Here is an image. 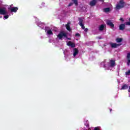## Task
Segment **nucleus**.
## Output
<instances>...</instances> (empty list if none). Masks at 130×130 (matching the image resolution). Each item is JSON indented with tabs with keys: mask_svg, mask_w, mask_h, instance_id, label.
Instances as JSON below:
<instances>
[{
	"mask_svg": "<svg viewBox=\"0 0 130 130\" xmlns=\"http://www.w3.org/2000/svg\"><path fill=\"white\" fill-rule=\"evenodd\" d=\"M125 6V2L123 0H120L119 3H118L115 8V10H120V9H123Z\"/></svg>",
	"mask_w": 130,
	"mask_h": 130,
	"instance_id": "f257e3e1",
	"label": "nucleus"
},
{
	"mask_svg": "<svg viewBox=\"0 0 130 130\" xmlns=\"http://www.w3.org/2000/svg\"><path fill=\"white\" fill-rule=\"evenodd\" d=\"M58 38L61 40L63 37H65V38H67L69 40H71V38H68V35L67 33L64 32V31H61L60 33L57 35Z\"/></svg>",
	"mask_w": 130,
	"mask_h": 130,
	"instance_id": "f03ea898",
	"label": "nucleus"
},
{
	"mask_svg": "<svg viewBox=\"0 0 130 130\" xmlns=\"http://www.w3.org/2000/svg\"><path fill=\"white\" fill-rule=\"evenodd\" d=\"M78 21H79V25L81 26L82 29H85V26H84V23H83V22H84V20L82 18L79 17L78 18Z\"/></svg>",
	"mask_w": 130,
	"mask_h": 130,
	"instance_id": "7ed1b4c3",
	"label": "nucleus"
},
{
	"mask_svg": "<svg viewBox=\"0 0 130 130\" xmlns=\"http://www.w3.org/2000/svg\"><path fill=\"white\" fill-rule=\"evenodd\" d=\"M106 24L108 26H109L111 28V29H113L114 28V24H113V22H112L111 20H107Z\"/></svg>",
	"mask_w": 130,
	"mask_h": 130,
	"instance_id": "20e7f679",
	"label": "nucleus"
},
{
	"mask_svg": "<svg viewBox=\"0 0 130 130\" xmlns=\"http://www.w3.org/2000/svg\"><path fill=\"white\" fill-rule=\"evenodd\" d=\"M0 14L1 15H7L8 14V12L6 10V8H0Z\"/></svg>",
	"mask_w": 130,
	"mask_h": 130,
	"instance_id": "39448f33",
	"label": "nucleus"
},
{
	"mask_svg": "<svg viewBox=\"0 0 130 130\" xmlns=\"http://www.w3.org/2000/svg\"><path fill=\"white\" fill-rule=\"evenodd\" d=\"M121 45H122V44H116L114 43L111 44V47L112 48H117V46H120Z\"/></svg>",
	"mask_w": 130,
	"mask_h": 130,
	"instance_id": "423d86ee",
	"label": "nucleus"
},
{
	"mask_svg": "<svg viewBox=\"0 0 130 130\" xmlns=\"http://www.w3.org/2000/svg\"><path fill=\"white\" fill-rule=\"evenodd\" d=\"M110 67L111 68H114L115 67V60L112 59L110 60Z\"/></svg>",
	"mask_w": 130,
	"mask_h": 130,
	"instance_id": "0eeeda50",
	"label": "nucleus"
},
{
	"mask_svg": "<svg viewBox=\"0 0 130 130\" xmlns=\"http://www.w3.org/2000/svg\"><path fill=\"white\" fill-rule=\"evenodd\" d=\"M67 45L68 46H71L72 48H74V47H76V44L75 43L72 42L71 41L68 42L67 43Z\"/></svg>",
	"mask_w": 130,
	"mask_h": 130,
	"instance_id": "6e6552de",
	"label": "nucleus"
},
{
	"mask_svg": "<svg viewBox=\"0 0 130 130\" xmlns=\"http://www.w3.org/2000/svg\"><path fill=\"white\" fill-rule=\"evenodd\" d=\"M96 4H97V0H92L90 2L89 5L91 7H94V6H96Z\"/></svg>",
	"mask_w": 130,
	"mask_h": 130,
	"instance_id": "1a4fd4ad",
	"label": "nucleus"
},
{
	"mask_svg": "<svg viewBox=\"0 0 130 130\" xmlns=\"http://www.w3.org/2000/svg\"><path fill=\"white\" fill-rule=\"evenodd\" d=\"M73 56H76L79 53V49H78V48H75L73 49Z\"/></svg>",
	"mask_w": 130,
	"mask_h": 130,
	"instance_id": "9d476101",
	"label": "nucleus"
},
{
	"mask_svg": "<svg viewBox=\"0 0 130 130\" xmlns=\"http://www.w3.org/2000/svg\"><path fill=\"white\" fill-rule=\"evenodd\" d=\"M18 7H12L10 9V11L12 12H14V13H17V11H18Z\"/></svg>",
	"mask_w": 130,
	"mask_h": 130,
	"instance_id": "9b49d317",
	"label": "nucleus"
},
{
	"mask_svg": "<svg viewBox=\"0 0 130 130\" xmlns=\"http://www.w3.org/2000/svg\"><path fill=\"white\" fill-rule=\"evenodd\" d=\"M128 88V85L127 84H124L121 86V90H126Z\"/></svg>",
	"mask_w": 130,
	"mask_h": 130,
	"instance_id": "f8f14e48",
	"label": "nucleus"
},
{
	"mask_svg": "<svg viewBox=\"0 0 130 130\" xmlns=\"http://www.w3.org/2000/svg\"><path fill=\"white\" fill-rule=\"evenodd\" d=\"M123 39L121 38H118L116 39V42L117 43H120L121 42H122Z\"/></svg>",
	"mask_w": 130,
	"mask_h": 130,
	"instance_id": "ddd939ff",
	"label": "nucleus"
},
{
	"mask_svg": "<svg viewBox=\"0 0 130 130\" xmlns=\"http://www.w3.org/2000/svg\"><path fill=\"white\" fill-rule=\"evenodd\" d=\"M66 29L68 30V31H71V26H70V23H68L66 25Z\"/></svg>",
	"mask_w": 130,
	"mask_h": 130,
	"instance_id": "4468645a",
	"label": "nucleus"
},
{
	"mask_svg": "<svg viewBox=\"0 0 130 130\" xmlns=\"http://www.w3.org/2000/svg\"><path fill=\"white\" fill-rule=\"evenodd\" d=\"M47 33L48 35H53V32H52V30H51V29L47 30Z\"/></svg>",
	"mask_w": 130,
	"mask_h": 130,
	"instance_id": "2eb2a0df",
	"label": "nucleus"
},
{
	"mask_svg": "<svg viewBox=\"0 0 130 130\" xmlns=\"http://www.w3.org/2000/svg\"><path fill=\"white\" fill-rule=\"evenodd\" d=\"M104 12H105V13H108V12H110V8H106L104 9Z\"/></svg>",
	"mask_w": 130,
	"mask_h": 130,
	"instance_id": "dca6fc26",
	"label": "nucleus"
},
{
	"mask_svg": "<svg viewBox=\"0 0 130 130\" xmlns=\"http://www.w3.org/2000/svg\"><path fill=\"white\" fill-rule=\"evenodd\" d=\"M100 31H103L104 30V25L102 24L99 27Z\"/></svg>",
	"mask_w": 130,
	"mask_h": 130,
	"instance_id": "f3484780",
	"label": "nucleus"
},
{
	"mask_svg": "<svg viewBox=\"0 0 130 130\" xmlns=\"http://www.w3.org/2000/svg\"><path fill=\"white\" fill-rule=\"evenodd\" d=\"M74 4H75V6L78 5V0H73Z\"/></svg>",
	"mask_w": 130,
	"mask_h": 130,
	"instance_id": "a211bd4d",
	"label": "nucleus"
},
{
	"mask_svg": "<svg viewBox=\"0 0 130 130\" xmlns=\"http://www.w3.org/2000/svg\"><path fill=\"white\" fill-rule=\"evenodd\" d=\"M130 75V70H129L127 72H125L126 76H129Z\"/></svg>",
	"mask_w": 130,
	"mask_h": 130,
	"instance_id": "6ab92c4d",
	"label": "nucleus"
},
{
	"mask_svg": "<svg viewBox=\"0 0 130 130\" xmlns=\"http://www.w3.org/2000/svg\"><path fill=\"white\" fill-rule=\"evenodd\" d=\"M127 58L128 59H129V58H130V52H129V53H128L127 54Z\"/></svg>",
	"mask_w": 130,
	"mask_h": 130,
	"instance_id": "aec40b11",
	"label": "nucleus"
},
{
	"mask_svg": "<svg viewBox=\"0 0 130 130\" xmlns=\"http://www.w3.org/2000/svg\"><path fill=\"white\" fill-rule=\"evenodd\" d=\"M75 36H77L78 37H80L81 36V35L79 33H77L75 34Z\"/></svg>",
	"mask_w": 130,
	"mask_h": 130,
	"instance_id": "412c9836",
	"label": "nucleus"
},
{
	"mask_svg": "<svg viewBox=\"0 0 130 130\" xmlns=\"http://www.w3.org/2000/svg\"><path fill=\"white\" fill-rule=\"evenodd\" d=\"M94 130H100L99 127H95Z\"/></svg>",
	"mask_w": 130,
	"mask_h": 130,
	"instance_id": "4be33fe9",
	"label": "nucleus"
},
{
	"mask_svg": "<svg viewBox=\"0 0 130 130\" xmlns=\"http://www.w3.org/2000/svg\"><path fill=\"white\" fill-rule=\"evenodd\" d=\"M4 19H9V15L4 16Z\"/></svg>",
	"mask_w": 130,
	"mask_h": 130,
	"instance_id": "5701e85b",
	"label": "nucleus"
},
{
	"mask_svg": "<svg viewBox=\"0 0 130 130\" xmlns=\"http://www.w3.org/2000/svg\"><path fill=\"white\" fill-rule=\"evenodd\" d=\"M88 28H84V31L85 32H88Z\"/></svg>",
	"mask_w": 130,
	"mask_h": 130,
	"instance_id": "b1692460",
	"label": "nucleus"
},
{
	"mask_svg": "<svg viewBox=\"0 0 130 130\" xmlns=\"http://www.w3.org/2000/svg\"><path fill=\"white\" fill-rule=\"evenodd\" d=\"M127 66L129 67V64H130V62L129 61H127Z\"/></svg>",
	"mask_w": 130,
	"mask_h": 130,
	"instance_id": "393cba45",
	"label": "nucleus"
},
{
	"mask_svg": "<svg viewBox=\"0 0 130 130\" xmlns=\"http://www.w3.org/2000/svg\"><path fill=\"white\" fill-rule=\"evenodd\" d=\"M120 21H121L122 22H123V18H120Z\"/></svg>",
	"mask_w": 130,
	"mask_h": 130,
	"instance_id": "a878e982",
	"label": "nucleus"
},
{
	"mask_svg": "<svg viewBox=\"0 0 130 130\" xmlns=\"http://www.w3.org/2000/svg\"><path fill=\"white\" fill-rule=\"evenodd\" d=\"M85 125L87 126V127H89V124L87 123L85 124Z\"/></svg>",
	"mask_w": 130,
	"mask_h": 130,
	"instance_id": "bb28decb",
	"label": "nucleus"
},
{
	"mask_svg": "<svg viewBox=\"0 0 130 130\" xmlns=\"http://www.w3.org/2000/svg\"><path fill=\"white\" fill-rule=\"evenodd\" d=\"M128 92L129 93H130V86H129V88H128Z\"/></svg>",
	"mask_w": 130,
	"mask_h": 130,
	"instance_id": "cd10ccee",
	"label": "nucleus"
},
{
	"mask_svg": "<svg viewBox=\"0 0 130 130\" xmlns=\"http://www.w3.org/2000/svg\"><path fill=\"white\" fill-rule=\"evenodd\" d=\"M98 39H102V38L101 37H98Z\"/></svg>",
	"mask_w": 130,
	"mask_h": 130,
	"instance_id": "c85d7f7f",
	"label": "nucleus"
},
{
	"mask_svg": "<svg viewBox=\"0 0 130 130\" xmlns=\"http://www.w3.org/2000/svg\"><path fill=\"white\" fill-rule=\"evenodd\" d=\"M72 5H73V4L70 3V4L69 5V7H71V6H72Z\"/></svg>",
	"mask_w": 130,
	"mask_h": 130,
	"instance_id": "c756f323",
	"label": "nucleus"
},
{
	"mask_svg": "<svg viewBox=\"0 0 130 130\" xmlns=\"http://www.w3.org/2000/svg\"><path fill=\"white\" fill-rule=\"evenodd\" d=\"M110 112H111V111H112V109H110Z\"/></svg>",
	"mask_w": 130,
	"mask_h": 130,
	"instance_id": "7c9ffc66",
	"label": "nucleus"
},
{
	"mask_svg": "<svg viewBox=\"0 0 130 130\" xmlns=\"http://www.w3.org/2000/svg\"><path fill=\"white\" fill-rule=\"evenodd\" d=\"M128 61H129L130 62V59L128 60Z\"/></svg>",
	"mask_w": 130,
	"mask_h": 130,
	"instance_id": "2f4dec72",
	"label": "nucleus"
},
{
	"mask_svg": "<svg viewBox=\"0 0 130 130\" xmlns=\"http://www.w3.org/2000/svg\"><path fill=\"white\" fill-rule=\"evenodd\" d=\"M2 16H0V18L2 19Z\"/></svg>",
	"mask_w": 130,
	"mask_h": 130,
	"instance_id": "473e14b6",
	"label": "nucleus"
}]
</instances>
